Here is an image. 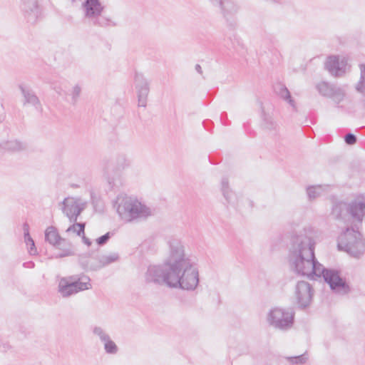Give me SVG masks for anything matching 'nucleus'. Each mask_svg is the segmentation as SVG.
I'll use <instances>...</instances> for the list:
<instances>
[{
	"label": "nucleus",
	"mask_w": 365,
	"mask_h": 365,
	"mask_svg": "<svg viewBox=\"0 0 365 365\" xmlns=\"http://www.w3.org/2000/svg\"><path fill=\"white\" fill-rule=\"evenodd\" d=\"M307 252L306 259L303 257L294 262L299 272L314 279L322 277L329 284L330 288L338 293L346 294L349 292V284L337 272L324 269L322 265L314 260L311 250Z\"/></svg>",
	"instance_id": "obj_2"
},
{
	"label": "nucleus",
	"mask_w": 365,
	"mask_h": 365,
	"mask_svg": "<svg viewBox=\"0 0 365 365\" xmlns=\"http://www.w3.org/2000/svg\"><path fill=\"white\" fill-rule=\"evenodd\" d=\"M282 97L284 98H288L289 97V93L287 90H284L282 93Z\"/></svg>",
	"instance_id": "obj_22"
},
{
	"label": "nucleus",
	"mask_w": 365,
	"mask_h": 365,
	"mask_svg": "<svg viewBox=\"0 0 365 365\" xmlns=\"http://www.w3.org/2000/svg\"><path fill=\"white\" fill-rule=\"evenodd\" d=\"M356 243V240H354L350 235H342L338 240V247L341 250L354 254L353 247L355 246Z\"/></svg>",
	"instance_id": "obj_10"
},
{
	"label": "nucleus",
	"mask_w": 365,
	"mask_h": 365,
	"mask_svg": "<svg viewBox=\"0 0 365 365\" xmlns=\"http://www.w3.org/2000/svg\"><path fill=\"white\" fill-rule=\"evenodd\" d=\"M26 240L28 244H29L31 245V247L32 248L34 246V242L29 235L26 236Z\"/></svg>",
	"instance_id": "obj_21"
},
{
	"label": "nucleus",
	"mask_w": 365,
	"mask_h": 365,
	"mask_svg": "<svg viewBox=\"0 0 365 365\" xmlns=\"http://www.w3.org/2000/svg\"><path fill=\"white\" fill-rule=\"evenodd\" d=\"M324 85H322V86H320L319 87V90H320V91H321L322 93H323L324 95H327V92H326V91L324 90V88H323V87H324Z\"/></svg>",
	"instance_id": "obj_23"
},
{
	"label": "nucleus",
	"mask_w": 365,
	"mask_h": 365,
	"mask_svg": "<svg viewBox=\"0 0 365 365\" xmlns=\"http://www.w3.org/2000/svg\"><path fill=\"white\" fill-rule=\"evenodd\" d=\"M113 207L121 220L128 222L143 221L152 216L151 208L137 199L118 196Z\"/></svg>",
	"instance_id": "obj_3"
},
{
	"label": "nucleus",
	"mask_w": 365,
	"mask_h": 365,
	"mask_svg": "<svg viewBox=\"0 0 365 365\" xmlns=\"http://www.w3.org/2000/svg\"><path fill=\"white\" fill-rule=\"evenodd\" d=\"M46 240L52 245L58 246L61 244L63 239L58 233L54 227H48L45 230Z\"/></svg>",
	"instance_id": "obj_11"
},
{
	"label": "nucleus",
	"mask_w": 365,
	"mask_h": 365,
	"mask_svg": "<svg viewBox=\"0 0 365 365\" xmlns=\"http://www.w3.org/2000/svg\"><path fill=\"white\" fill-rule=\"evenodd\" d=\"M81 237L82 238V242L85 245L88 247L91 245V240L88 237L85 236L84 233Z\"/></svg>",
	"instance_id": "obj_19"
},
{
	"label": "nucleus",
	"mask_w": 365,
	"mask_h": 365,
	"mask_svg": "<svg viewBox=\"0 0 365 365\" xmlns=\"http://www.w3.org/2000/svg\"><path fill=\"white\" fill-rule=\"evenodd\" d=\"M324 66L332 75L341 76L349 68L348 60L345 57L331 56L327 58Z\"/></svg>",
	"instance_id": "obj_5"
},
{
	"label": "nucleus",
	"mask_w": 365,
	"mask_h": 365,
	"mask_svg": "<svg viewBox=\"0 0 365 365\" xmlns=\"http://www.w3.org/2000/svg\"><path fill=\"white\" fill-rule=\"evenodd\" d=\"M24 97L28 101H31V102H34L36 100V98L35 96L29 93V92H24Z\"/></svg>",
	"instance_id": "obj_18"
},
{
	"label": "nucleus",
	"mask_w": 365,
	"mask_h": 365,
	"mask_svg": "<svg viewBox=\"0 0 365 365\" xmlns=\"http://www.w3.org/2000/svg\"><path fill=\"white\" fill-rule=\"evenodd\" d=\"M66 232L70 236H81L84 232V225L81 223L73 224L67 229Z\"/></svg>",
	"instance_id": "obj_12"
},
{
	"label": "nucleus",
	"mask_w": 365,
	"mask_h": 365,
	"mask_svg": "<svg viewBox=\"0 0 365 365\" xmlns=\"http://www.w3.org/2000/svg\"><path fill=\"white\" fill-rule=\"evenodd\" d=\"M147 276L150 281L187 291L195 290L200 280L198 269L183 247L174 249L164 267H150Z\"/></svg>",
	"instance_id": "obj_1"
},
{
	"label": "nucleus",
	"mask_w": 365,
	"mask_h": 365,
	"mask_svg": "<svg viewBox=\"0 0 365 365\" xmlns=\"http://www.w3.org/2000/svg\"><path fill=\"white\" fill-rule=\"evenodd\" d=\"M83 6L86 16L88 18L99 16L104 8L101 0H86Z\"/></svg>",
	"instance_id": "obj_8"
},
{
	"label": "nucleus",
	"mask_w": 365,
	"mask_h": 365,
	"mask_svg": "<svg viewBox=\"0 0 365 365\" xmlns=\"http://www.w3.org/2000/svg\"><path fill=\"white\" fill-rule=\"evenodd\" d=\"M292 319L291 314L280 307H273L267 314V321L277 327L282 328L288 326L291 323Z\"/></svg>",
	"instance_id": "obj_6"
},
{
	"label": "nucleus",
	"mask_w": 365,
	"mask_h": 365,
	"mask_svg": "<svg viewBox=\"0 0 365 365\" xmlns=\"http://www.w3.org/2000/svg\"><path fill=\"white\" fill-rule=\"evenodd\" d=\"M290 361L296 364H304L307 361V358L304 355H300L290 358Z\"/></svg>",
	"instance_id": "obj_16"
},
{
	"label": "nucleus",
	"mask_w": 365,
	"mask_h": 365,
	"mask_svg": "<svg viewBox=\"0 0 365 365\" xmlns=\"http://www.w3.org/2000/svg\"><path fill=\"white\" fill-rule=\"evenodd\" d=\"M346 141L349 144H352L355 141V138H354V136L351 135H347L346 138Z\"/></svg>",
	"instance_id": "obj_20"
},
{
	"label": "nucleus",
	"mask_w": 365,
	"mask_h": 365,
	"mask_svg": "<svg viewBox=\"0 0 365 365\" xmlns=\"http://www.w3.org/2000/svg\"><path fill=\"white\" fill-rule=\"evenodd\" d=\"M93 333L98 336L103 341L109 336L105 333V331L100 327H96L93 330Z\"/></svg>",
	"instance_id": "obj_14"
},
{
	"label": "nucleus",
	"mask_w": 365,
	"mask_h": 365,
	"mask_svg": "<svg viewBox=\"0 0 365 365\" xmlns=\"http://www.w3.org/2000/svg\"><path fill=\"white\" fill-rule=\"evenodd\" d=\"M103 347L106 353L112 354H116L118 349L116 344L110 337L103 341Z\"/></svg>",
	"instance_id": "obj_13"
},
{
	"label": "nucleus",
	"mask_w": 365,
	"mask_h": 365,
	"mask_svg": "<svg viewBox=\"0 0 365 365\" xmlns=\"http://www.w3.org/2000/svg\"><path fill=\"white\" fill-rule=\"evenodd\" d=\"M108 238H109L108 234H106V235H104L103 236H101V237H98L96 240V242L98 245H103L104 243H106L108 241Z\"/></svg>",
	"instance_id": "obj_17"
},
{
	"label": "nucleus",
	"mask_w": 365,
	"mask_h": 365,
	"mask_svg": "<svg viewBox=\"0 0 365 365\" xmlns=\"http://www.w3.org/2000/svg\"><path fill=\"white\" fill-rule=\"evenodd\" d=\"M148 95V89L146 88H141L138 92L139 102L142 105L145 103V98Z\"/></svg>",
	"instance_id": "obj_15"
},
{
	"label": "nucleus",
	"mask_w": 365,
	"mask_h": 365,
	"mask_svg": "<svg viewBox=\"0 0 365 365\" xmlns=\"http://www.w3.org/2000/svg\"><path fill=\"white\" fill-rule=\"evenodd\" d=\"M295 299L299 306L307 307L312 299V290L309 284L305 282L297 284L295 290Z\"/></svg>",
	"instance_id": "obj_7"
},
{
	"label": "nucleus",
	"mask_w": 365,
	"mask_h": 365,
	"mask_svg": "<svg viewBox=\"0 0 365 365\" xmlns=\"http://www.w3.org/2000/svg\"><path fill=\"white\" fill-rule=\"evenodd\" d=\"M63 211L71 218L77 217L81 212V205L73 199H66L63 202Z\"/></svg>",
	"instance_id": "obj_9"
},
{
	"label": "nucleus",
	"mask_w": 365,
	"mask_h": 365,
	"mask_svg": "<svg viewBox=\"0 0 365 365\" xmlns=\"http://www.w3.org/2000/svg\"><path fill=\"white\" fill-rule=\"evenodd\" d=\"M312 190V188H310V189H309V190H308V192H309V195H310V192H311V190Z\"/></svg>",
	"instance_id": "obj_24"
},
{
	"label": "nucleus",
	"mask_w": 365,
	"mask_h": 365,
	"mask_svg": "<svg viewBox=\"0 0 365 365\" xmlns=\"http://www.w3.org/2000/svg\"><path fill=\"white\" fill-rule=\"evenodd\" d=\"M90 288L89 279L86 277H66L61 278L58 283V292L63 297H68L79 291Z\"/></svg>",
	"instance_id": "obj_4"
}]
</instances>
